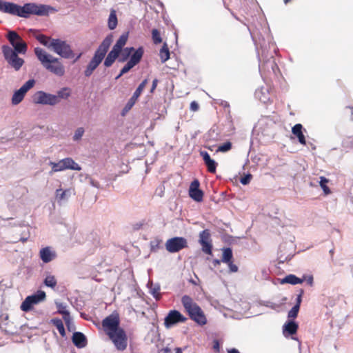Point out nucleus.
<instances>
[{"instance_id": "nucleus-1", "label": "nucleus", "mask_w": 353, "mask_h": 353, "mask_svg": "<svg viewBox=\"0 0 353 353\" xmlns=\"http://www.w3.org/2000/svg\"><path fill=\"white\" fill-rule=\"evenodd\" d=\"M51 8L48 6L34 3H25L23 6L14 3L0 0V12L28 18L30 15L46 16Z\"/></svg>"}, {"instance_id": "nucleus-2", "label": "nucleus", "mask_w": 353, "mask_h": 353, "mask_svg": "<svg viewBox=\"0 0 353 353\" xmlns=\"http://www.w3.org/2000/svg\"><path fill=\"white\" fill-rule=\"evenodd\" d=\"M256 48L258 50L259 46L261 49V55L259 54V70L264 68L265 64H269L274 70L277 67L274 59V54L276 52V48L273 38L268 30H265L264 34L260 33L258 39H253Z\"/></svg>"}, {"instance_id": "nucleus-3", "label": "nucleus", "mask_w": 353, "mask_h": 353, "mask_svg": "<svg viewBox=\"0 0 353 353\" xmlns=\"http://www.w3.org/2000/svg\"><path fill=\"white\" fill-rule=\"evenodd\" d=\"M34 54L41 65L48 71L57 77H63L65 70L60 59L48 54L41 48H34Z\"/></svg>"}, {"instance_id": "nucleus-4", "label": "nucleus", "mask_w": 353, "mask_h": 353, "mask_svg": "<svg viewBox=\"0 0 353 353\" xmlns=\"http://www.w3.org/2000/svg\"><path fill=\"white\" fill-rule=\"evenodd\" d=\"M113 41V36L112 34H108L103 40L97 49L95 50L92 58L89 61L85 70L84 75L86 77H90L93 72L99 67L102 61L104 59L110 46Z\"/></svg>"}, {"instance_id": "nucleus-5", "label": "nucleus", "mask_w": 353, "mask_h": 353, "mask_svg": "<svg viewBox=\"0 0 353 353\" xmlns=\"http://www.w3.org/2000/svg\"><path fill=\"white\" fill-rule=\"evenodd\" d=\"M181 303L191 320L201 326L207 323V319L203 311L190 296L188 295L183 296Z\"/></svg>"}, {"instance_id": "nucleus-6", "label": "nucleus", "mask_w": 353, "mask_h": 353, "mask_svg": "<svg viewBox=\"0 0 353 353\" xmlns=\"http://www.w3.org/2000/svg\"><path fill=\"white\" fill-rule=\"evenodd\" d=\"M3 57L8 65L15 71H19L24 64V60L18 56L19 52L12 50V48L3 45L1 47Z\"/></svg>"}, {"instance_id": "nucleus-7", "label": "nucleus", "mask_w": 353, "mask_h": 353, "mask_svg": "<svg viewBox=\"0 0 353 353\" xmlns=\"http://www.w3.org/2000/svg\"><path fill=\"white\" fill-rule=\"evenodd\" d=\"M50 46V50L64 59H70L74 57L70 46L65 41L55 39H53Z\"/></svg>"}, {"instance_id": "nucleus-8", "label": "nucleus", "mask_w": 353, "mask_h": 353, "mask_svg": "<svg viewBox=\"0 0 353 353\" xmlns=\"http://www.w3.org/2000/svg\"><path fill=\"white\" fill-rule=\"evenodd\" d=\"M32 101L37 105L54 106L57 105V97L54 94L39 90L32 96Z\"/></svg>"}, {"instance_id": "nucleus-9", "label": "nucleus", "mask_w": 353, "mask_h": 353, "mask_svg": "<svg viewBox=\"0 0 353 353\" xmlns=\"http://www.w3.org/2000/svg\"><path fill=\"white\" fill-rule=\"evenodd\" d=\"M274 126L272 121L268 118H263L260 119L254 128V131L258 134L268 138L272 137L274 134L273 128Z\"/></svg>"}, {"instance_id": "nucleus-10", "label": "nucleus", "mask_w": 353, "mask_h": 353, "mask_svg": "<svg viewBox=\"0 0 353 353\" xmlns=\"http://www.w3.org/2000/svg\"><path fill=\"white\" fill-rule=\"evenodd\" d=\"M7 39L13 48L12 50L23 54L27 52L28 46L26 43L16 32L9 31L7 34Z\"/></svg>"}, {"instance_id": "nucleus-11", "label": "nucleus", "mask_w": 353, "mask_h": 353, "mask_svg": "<svg viewBox=\"0 0 353 353\" xmlns=\"http://www.w3.org/2000/svg\"><path fill=\"white\" fill-rule=\"evenodd\" d=\"M108 336L112 340L118 350H124L128 344V338L123 329L119 328L112 332H109Z\"/></svg>"}, {"instance_id": "nucleus-12", "label": "nucleus", "mask_w": 353, "mask_h": 353, "mask_svg": "<svg viewBox=\"0 0 353 353\" xmlns=\"http://www.w3.org/2000/svg\"><path fill=\"white\" fill-rule=\"evenodd\" d=\"M46 299V293L43 291L39 290L37 293L27 296L21 305L22 311L28 312L32 310L33 305H37Z\"/></svg>"}, {"instance_id": "nucleus-13", "label": "nucleus", "mask_w": 353, "mask_h": 353, "mask_svg": "<svg viewBox=\"0 0 353 353\" xmlns=\"http://www.w3.org/2000/svg\"><path fill=\"white\" fill-rule=\"evenodd\" d=\"M34 84L35 81L34 79H29L19 90H16L11 99L12 104L16 105L20 103L24 99L26 94L33 88Z\"/></svg>"}, {"instance_id": "nucleus-14", "label": "nucleus", "mask_w": 353, "mask_h": 353, "mask_svg": "<svg viewBox=\"0 0 353 353\" xmlns=\"http://www.w3.org/2000/svg\"><path fill=\"white\" fill-rule=\"evenodd\" d=\"M188 247V241L184 237L175 236L167 240L165 248L170 253L178 252Z\"/></svg>"}, {"instance_id": "nucleus-15", "label": "nucleus", "mask_w": 353, "mask_h": 353, "mask_svg": "<svg viewBox=\"0 0 353 353\" xmlns=\"http://www.w3.org/2000/svg\"><path fill=\"white\" fill-rule=\"evenodd\" d=\"M185 317L180 312L176 310H170L164 319V325L165 327L170 328L179 323L186 321Z\"/></svg>"}, {"instance_id": "nucleus-16", "label": "nucleus", "mask_w": 353, "mask_h": 353, "mask_svg": "<svg viewBox=\"0 0 353 353\" xmlns=\"http://www.w3.org/2000/svg\"><path fill=\"white\" fill-rule=\"evenodd\" d=\"M102 326L107 335L109 332H112L121 328L118 315L112 314L105 317L102 321Z\"/></svg>"}, {"instance_id": "nucleus-17", "label": "nucleus", "mask_w": 353, "mask_h": 353, "mask_svg": "<svg viewBox=\"0 0 353 353\" xmlns=\"http://www.w3.org/2000/svg\"><path fill=\"white\" fill-rule=\"evenodd\" d=\"M210 236V232L208 229L203 230L199 233V242L201 245L202 251L207 254H212V245Z\"/></svg>"}, {"instance_id": "nucleus-18", "label": "nucleus", "mask_w": 353, "mask_h": 353, "mask_svg": "<svg viewBox=\"0 0 353 353\" xmlns=\"http://www.w3.org/2000/svg\"><path fill=\"white\" fill-rule=\"evenodd\" d=\"M146 83H147V80L145 79L139 84V85L138 86V88H137L135 92H134L132 97L128 100V101L125 104V107L123 108V109L122 110V113H121V114L123 116H124L128 112H129L131 110V108L133 107V105L135 104L137 99L139 98V97L141 94L142 91L143 90Z\"/></svg>"}, {"instance_id": "nucleus-19", "label": "nucleus", "mask_w": 353, "mask_h": 353, "mask_svg": "<svg viewBox=\"0 0 353 353\" xmlns=\"http://www.w3.org/2000/svg\"><path fill=\"white\" fill-rule=\"evenodd\" d=\"M199 180L194 179L189 188L190 197L196 202L202 201L203 198V192L199 188Z\"/></svg>"}, {"instance_id": "nucleus-20", "label": "nucleus", "mask_w": 353, "mask_h": 353, "mask_svg": "<svg viewBox=\"0 0 353 353\" xmlns=\"http://www.w3.org/2000/svg\"><path fill=\"white\" fill-rule=\"evenodd\" d=\"M143 49L142 47H139L137 48L134 52L131 55L130 59L128 61L127 63L124 65L126 68L130 70L137 65L143 55Z\"/></svg>"}, {"instance_id": "nucleus-21", "label": "nucleus", "mask_w": 353, "mask_h": 353, "mask_svg": "<svg viewBox=\"0 0 353 353\" xmlns=\"http://www.w3.org/2000/svg\"><path fill=\"white\" fill-rule=\"evenodd\" d=\"M298 324L294 321H290L283 326V334L285 337H288L296 333Z\"/></svg>"}, {"instance_id": "nucleus-22", "label": "nucleus", "mask_w": 353, "mask_h": 353, "mask_svg": "<svg viewBox=\"0 0 353 353\" xmlns=\"http://www.w3.org/2000/svg\"><path fill=\"white\" fill-rule=\"evenodd\" d=\"M303 127L301 123H296L292 128V133L296 137L300 144L305 145L306 139L303 132Z\"/></svg>"}, {"instance_id": "nucleus-23", "label": "nucleus", "mask_w": 353, "mask_h": 353, "mask_svg": "<svg viewBox=\"0 0 353 353\" xmlns=\"http://www.w3.org/2000/svg\"><path fill=\"white\" fill-rule=\"evenodd\" d=\"M72 342L79 348H83L87 345L85 336L79 332H76L73 334Z\"/></svg>"}, {"instance_id": "nucleus-24", "label": "nucleus", "mask_w": 353, "mask_h": 353, "mask_svg": "<svg viewBox=\"0 0 353 353\" xmlns=\"http://www.w3.org/2000/svg\"><path fill=\"white\" fill-rule=\"evenodd\" d=\"M56 256L55 252H52L50 248L46 247L40 250V258L44 263H49Z\"/></svg>"}, {"instance_id": "nucleus-25", "label": "nucleus", "mask_w": 353, "mask_h": 353, "mask_svg": "<svg viewBox=\"0 0 353 353\" xmlns=\"http://www.w3.org/2000/svg\"><path fill=\"white\" fill-rule=\"evenodd\" d=\"M70 196V189L63 190L61 188H59L56 190L55 192V198L59 205H61L63 202L67 201Z\"/></svg>"}, {"instance_id": "nucleus-26", "label": "nucleus", "mask_w": 353, "mask_h": 353, "mask_svg": "<svg viewBox=\"0 0 353 353\" xmlns=\"http://www.w3.org/2000/svg\"><path fill=\"white\" fill-rule=\"evenodd\" d=\"M119 52L112 49L109 52L106 57H105V60L103 62V65L106 68H109L112 65L117 59H118Z\"/></svg>"}, {"instance_id": "nucleus-27", "label": "nucleus", "mask_w": 353, "mask_h": 353, "mask_svg": "<svg viewBox=\"0 0 353 353\" xmlns=\"http://www.w3.org/2000/svg\"><path fill=\"white\" fill-rule=\"evenodd\" d=\"M136 50L133 47H126L122 48L118 57L119 62L123 63L130 59L131 55Z\"/></svg>"}, {"instance_id": "nucleus-28", "label": "nucleus", "mask_w": 353, "mask_h": 353, "mask_svg": "<svg viewBox=\"0 0 353 353\" xmlns=\"http://www.w3.org/2000/svg\"><path fill=\"white\" fill-rule=\"evenodd\" d=\"M255 97L263 103H266L269 100V92L268 88L261 87L256 90L254 93Z\"/></svg>"}, {"instance_id": "nucleus-29", "label": "nucleus", "mask_w": 353, "mask_h": 353, "mask_svg": "<svg viewBox=\"0 0 353 353\" xmlns=\"http://www.w3.org/2000/svg\"><path fill=\"white\" fill-rule=\"evenodd\" d=\"M128 39V32H125L123 33L120 36L119 39L117 41L116 43L112 47V49L115 50L116 51H117L120 53L122 48H123V47L126 44Z\"/></svg>"}, {"instance_id": "nucleus-30", "label": "nucleus", "mask_w": 353, "mask_h": 353, "mask_svg": "<svg viewBox=\"0 0 353 353\" xmlns=\"http://www.w3.org/2000/svg\"><path fill=\"white\" fill-rule=\"evenodd\" d=\"M303 282V279H300L296 275L292 274L285 276L284 278L280 280L281 284L290 283L292 285H296L302 283Z\"/></svg>"}, {"instance_id": "nucleus-31", "label": "nucleus", "mask_w": 353, "mask_h": 353, "mask_svg": "<svg viewBox=\"0 0 353 353\" xmlns=\"http://www.w3.org/2000/svg\"><path fill=\"white\" fill-rule=\"evenodd\" d=\"M58 312L63 315V319L66 323H68L70 320V312L67 310V306L63 303H56Z\"/></svg>"}, {"instance_id": "nucleus-32", "label": "nucleus", "mask_w": 353, "mask_h": 353, "mask_svg": "<svg viewBox=\"0 0 353 353\" xmlns=\"http://www.w3.org/2000/svg\"><path fill=\"white\" fill-rule=\"evenodd\" d=\"M65 170H72L79 171L81 168L71 158H65L62 159Z\"/></svg>"}, {"instance_id": "nucleus-33", "label": "nucleus", "mask_w": 353, "mask_h": 353, "mask_svg": "<svg viewBox=\"0 0 353 353\" xmlns=\"http://www.w3.org/2000/svg\"><path fill=\"white\" fill-rule=\"evenodd\" d=\"M71 95V90L68 87H64L58 90L55 97H57V104L61 101V99H67Z\"/></svg>"}, {"instance_id": "nucleus-34", "label": "nucleus", "mask_w": 353, "mask_h": 353, "mask_svg": "<svg viewBox=\"0 0 353 353\" xmlns=\"http://www.w3.org/2000/svg\"><path fill=\"white\" fill-rule=\"evenodd\" d=\"M170 56V50L166 43H164L162 48L159 50V57L162 63L169 59Z\"/></svg>"}, {"instance_id": "nucleus-35", "label": "nucleus", "mask_w": 353, "mask_h": 353, "mask_svg": "<svg viewBox=\"0 0 353 353\" xmlns=\"http://www.w3.org/2000/svg\"><path fill=\"white\" fill-rule=\"evenodd\" d=\"M117 23H118V21H117L116 12H115V10H111L110 14L108 17V28L110 30H114V28H116V27L117 26Z\"/></svg>"}, {"instance_id": "nucleus-36", "label": "nucleus", "mask_w": 353, "mask_h": 353, "mask_svg": "<svg viewBox=\"0 0 353 353\" xmlns=\"http://www.w3.org/2000/svg\"><path fill=\"white\" fill-rule=\"evenodd\" d=\"M51 323L57 328L59 334L65 336V331L62 321L60 319H52Z\"/></svg>"}, {"instance_id": "nucleus-37", "label": "nucleus", "mask_w": 353, "mask_h": 353, "mask_svg": "<svg viewBox=\"0 0 353 353\" xmlns=\"http://www.w3.org/2000/svg\"><path fill=\"white\" fill-rule=\"evenodd\" d=\"M36 38L42 45L45 46L49 49H51L50 44L54 39L48 37L43 34H39Z\"/></svg>"}, {"instance_id": "nucleus-38", "label": "nucleus", "mask_w": 353, "mask_h": 353, "mask_svg": "<svg viewBox=\"0 0 353 353\" xmlns=\"http://www.w3.org/2000/svg\"><path fill=\"white\" fill-rule=\"evenodd\" d=\"M233 256L232 250L230 248H226L223 250V256L221 261L223 263H228L232 261Z\"/></svg>"}, {"instance_id": "nucleus-39", "label": "nucleus", "mask_w": 353, "mask_h": 353, "mask_svg": "<svg viewBox=\"0 0 353 353\" xmlns=\"http://www.w3.org/2000/svg\"><path fill=\"white\" fill-rule=\"evenodd\" d=\"M57 281L54 276L48 274L44 279V284L50 288H54L57 285Z\"/></svg>"}, {"instance_id": "nucleus-40", "label": "nucleus", "mask_w": 353, "mask_h": 353, "mask_svg": "<svg viewBox=\"0 0 353 353\" xmlns=\"http://www.w3.org/2000/svg\"><path fill=\"white\" fill-rule=\"evenodd\" d=\"M204 163L208 172L210 173H214L216 172L217 163L214 159H210Z\"/></svg>"}, {"instance_id": "nucleus-41", "label": "nucleus", "mask_w": 353, "mask_h": 353, "mask_svg": "<svg viewBox=\"0 0 353 353\" xmlns=\"http://www.w3.org/2000/svg\"><path fill=\"white\" fill-rule=\"evenodd\" d=\"M327 183L328 179L327 178H325V176L320 177L319 185L325 194H328L330 193V189L326 185Z\"/></svg>"}, {"instance_id": "nucleus-42", "label": "nucleus", "mask_w": 353, "mask_h": 353, "mask_svg": "<svg viewBox=\"0 0 353 353\" xmlns=\"http://www.w3.org/2000/svg\"><path fill=\"white\" fill-rule=\"evenodd\" d=\"M50 165L52 167V171L54 172L65 170L62 159L57 163L50 161Z\"/></svg>"}, {"instance_id": "nucleus-43", "label": "nucleus", "mask_w": 353, "mask_h": 353, "mask_svg": "<svg viewBox=\"0 0 353 353\" xmlns=\"http://www.w3.org/2000/svg\"><path fill=\"white\" fill-rule=\"evenodd\" d=\"M232 148V143L230 141H226L222 145L218 146L216 152H226L230 150Z\"/></svg>"}, {"instance_id": "nucleus-44", "label": "nucleus", "mask_w": 353, "mask_h": 353, "mask_svg": "<svg viewBox=\"0 0 353 353\" xmlns=\"http://www.w3.org/2000/svg\"><path fill=\"white\" fill-rule=\"evenodd\" d=\"M343 113L344 116L349 117L353 121V106L347 105L344 108Z\"/></svg>"}, {"instance_id": "nucleus-45", "label": "nucleus", "mask_w": 353, "mask_h": 353, "mask_svg": "<svg viewBox=\"0 0 353 353\" xmlns=\"http://www.w3.org/2000/svg\"><path fill=\"white\" fill-rule=\"evenodd\" d=\"M84 132L85 131H84L83 128H82V127L78 128L74 132V134L73 136V140L74 141L80 140L81 139V137H83Z\"/></svg>"}, {"instance_id": "nucleus-46", "label": "nucleus", "mask_w": 353, "mask_h": 353, "mask_svg": "<svg viewBox=\"0 0 353 353\" xmlns=\"http://www.w3.org/2000/svg\"><path fill=\"white\" fill-rule=\"evenodd\" d=\"M300 307L298 305H294L291 310L288 312V318H296L298 315Z\"/></svg>"}, {"instance_id": "nucleus-47", "label": "nucleus", "mask_w": 353, "mask_h": 353, "mask_svg": "<svg viewBox=\"0 0 353 353\" xmlns=\"http://www.w3.org/2000/svg\"><path fill=\"white\" fill-rule=\"evenodd\" d=\"M251 179H252V174L248 173L241 178L240 182L243 185H247L250 182Z\"/></svg>"}, {"instance_id": "nucleus-48", "label": "nucleus", "mask_w": 353, "mask_h": 353, "mask_svg": "<svg viewBox=\"0 0 353 353\" xmlns=\"http://www.w3.org/2000/svg\"><path fill=\"white\" fill-rule=\"evenodd\" d=\"M304 293L303 290L301 289L299 291V294L297 295L296 299V304L294 305H298L299 307H300L301 301H302V296Z\"/></svg>"}, {"instance_id": "nucleus-49", "label": "nucleus", "mask_w": 353, "mask_h": 353, "mask_svg": "<svg viewBox=\"0 0 353 353\" xmlns=\"http://www.w3.org/2000/svg\"><path fill=\"white\" fill-rule=\"evenodd\" d=\"M200 155L202 157L204 162L211 159L208 152L204 150L200 151Z\"/></svg>"}, {"instance_id": "nucleus-50", "label": "nucleus", "mask_w": 353, "mask_h": 353, "mask_svg": "<svg viewBox=\"0 0 353 353\" xmlns=\"http://www.w3.org/2000/svg\"><path fill=\"white\" fill-rule=\"evenodd\" d=\"M228 264L230 271L231 272H236L238 271V267L232 263V261L227 263Z\"/></svg>"}, {"instance_id": "nucleus-51", "label": "nucleus", "mask_w": 353, "mask_h": 353, "mask_svg": "<svg viewBox=\"0 0 353 353\" xmlns=\"http://www.w3.org/2000/svg\"><path fill=\"white\" fill-rule=\"evenodd\" d=\"M190 108L192 111H194V112L197 111L199 108L198 103L195 101H192L190 103Z\"/></svg>"}, {"instance_id": "nucleus-52", "label": "nucleus", "mask_w": 353, "mask_h": 353, "mask_svg": "<svg viewBox=\"0 0 353 353\" xmlns=\"http://www.w3.org/2000/svg\"><path fill=\"white\" fill-rule=\"evenodd\" d=\"M162 42V39L161 37L160 32L158 30L156 29V44L160 43Z\"/></svg>"}, {"instance_id": "nucleus-53", "label": "nucleus", "mask_w": 353, "mask_h": 353, "mask_svg": "<svg viewBox=\"0 0 353 353\" xmlns=\"http://www.w3.org/2000/svg\"><path fill=\"white\" fill-rule=\"evenodd\" d=\"M159 290L160 285L156 283V301H158L161 297V294L159 293Z\"/></svg>"}, {"instance_id": "nucleus-54", "label": "nucleus", "mask_w": 353, "mask_h": 353, "mask_svg": "<svg viewBox=\"0 0 353 353\" xmlns=\"http://www.w3.org/2000/svg\"><path fill=\"white\" fill-rule=\"evenodd\" d=\"M159 353H172L171 349L168 347L159 350Z\"/></svg>"}, {"instance_id": "nucleus-55", "label": "nucleus", "mask_w": 353, "mask_h": 353, "mask_svg": "<svg viewBox=\"0 0 353 353\" xmlns=\"http://www.w3.org/2000/svg\"><path fill=\"white\" fill-rule=\"evenodd\" d=\"M24 224L23 223H19V222H14V223H12V222H10L8 225V226H10V227H15V226H23Z\"/></svg>"}, {"instance_id": "nucleus-56", "label": "nucleus", "mask_w": 353, "mask_h": 353, "mask_svg": "<svg viewBox=\"0 0 353 353\" xmlns=\"http://www.w3.org/2000/svg\"><path fill=\"white\" fill-rule=\"evenodd\" d=\"M228 353H240L239 351L236 348H230L227 350Z\"/></svg>"}, {"instance_id": "nucleus-57", "label": "nucleus", "mask_w": 353, "mask_h": 353, "mask_svg": "<svg viewBox=\"0 0 353 353\" xmlns=\"http://www.w3.org/2000/svg\"><path fill=\"white\" fill-rule=\"evenodd\" d=\"M221 262H222L221 260L214 259L212 261V264L214 265V267H216L217 265H220Z\"/></svg>"}, {"instance_id": "nucleus-58", "label": "nucleus", "mask_w": 353, "mask_h": 353, "mask_svg": "<svg viewBox=\"0 0 353 353\" xmlns=\"http://www.w3.org/2000/svg\"><path fill=\"white\" fill-rule=\"evenodd\" d=\"M213 347L214 350H216V351H219V343L217 341H214V345H213Z\"/></svg>"}, {"instance_id": "nucleus-59", "label": "nucleus", "mask_w": 353, "mask_h": 353, "mask_svg": "<svg viewBox=\"0 0 353 353\" xmlns=\"http://www.w3.org/2000/svg\"><path fill=\"white\" fill-rule=\"evenodd\" d=\"M128 71H130V70L126 68V67L123 66L120 72H121V74H124L127 73Z\"/></svg>"}, {"instance_id": "nucleus-60", "label": "nucleus", "mask_w": 353, "mask_h": 353, "mask_svg": "<svg viewBox=\"0 0 353 353\" xmlns=\"http://www.w3.org/2000/svg\"><path fill=\"white\" fill-rule=\"evenodd\" d=\"M128 71H130V70L126 68V67L123 66L120 72H121V74H124L127 73Z\"/></svg>"}, {"instance_id": "nucleus-61", "label": "nucleus", "mask_w": 353, "mask_h": 353, "mask_svg": "<svg viewBox=\"0 0 353 353\" xmlns=\"http://www.w3.org/2000/svg\"><path fill=\"white\" fill-rule=\"evenodd\" d=\"M262 274H263V276L265 277V278H267L268 275V270L266 269H263L262 270Z\"/></svg>"}, {"instance_id": "nucleus-62", "label": "nucleus", "mask_w": 353, "mask_h": 353, "mask_svg": "<svg viewBox=\"0 0 353 353\" xmlns=\"http://www.w3.org/2000/svg\"><path fill=\"white\" fill-rule=\"evenodd\" d=\"M150 292L151 293V294L154 297V288L150 287Z\"/></svg>"}, {"instance_id": "nucleus-63", "label": "nucleus", "mask_w": 353, "mask_h": 353, "mask_svg": "<svg viewBox=\"0 0 353 353\" xmlns=\"http://www.w3.org/2000/svg\"><path fill=\"white\" fill-rule=\"evenodd\" d=\"M156 5H158V6H160L161 8H163V3H162L161 1H157V0H156Z\"/></svg>"}, {"instance_id": "nucleus-64", "label": "nucleus", "mask_w": 353, "mask_h": 353, "mask_svg": "<svg viewBox=\"0 0 353 353\" xmlns=\"http://www.w3.org/2000/svg\"><path fill=\"white\" fill-rule=\"evenodd\" d=\"M176 352L175 353H182V350L180 347H176L175 349Z\"/></svg>"}]
</instances>
